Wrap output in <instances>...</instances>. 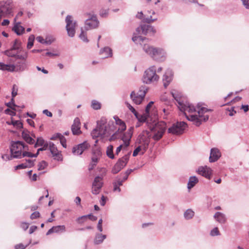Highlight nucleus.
I'll use <instances>...</instances> for the list:
<instances>
[{"mask_svg": "<svg viewBox=\"0 0 249 249\" xmlns=\"http://www.w3.org/2000/svg\"><path fill=\"white\" fill-rule=\"evenodd\" d=\"M179 109L183 111L187 119L194 122L196 126H199L202 121H206L209 119L207 113L211 110L198 105L196 107L189 103L182 104L178 102Z\"/></svg>", "mask_w": 249, "mask_h": 249, "instance_id": "nucleus-1", "label": "nucleus"}, {"mask_svg": "<svg viewBox=\"0 0 249 249\" xmlns=\"http://www.w3.org/2000/svg\"><path fill=\"white\" fill-rule=\"evenodd\" d=\"M132 40L136 43H139L142 46L143 51L152 58L157 59L165 55L164 50L161 48H156L147 43L148 39L141 36H134Z\"/></svg>", "mask_w": 249, "mask_h": 249, "instance_id": "nucleus-2", "label": "nucleus"}, {"mask_svg": "<svg viewBox=\"0 0 249 249\" xmlns=\"http://www.w3.org/2000/svg\"><path fill=\"white\" fill-rule=\"evenodd\" d=\"M28 146L20 141L14 142L11 147V155H4L2 158L4 160H11L14 158L21 159L22 158V153L23 150L27 149Z\"/></svg>", "mask_w": 249, "mask_h": 249, "instance_id": "nucleus-3", "label": "nucleus"}, {"mask_svg": "<svg viewBox=\"0 0 249 249\" xmlns=\"http://www.w3.org/2000/svg\"><path fill=\"white\" fill-rule=\"evenodd\" d=\"M28 57V52L27 51H21L18 55V58L16 59L15 66V71H21L25 70L27 67L26 60Z\"/></svg>", "mask_w": 249, "mask_h": 249, "instance_id": "nucleus-4", "label": "nucleus"}, {"mask_svg": "<svg viewBox=\"0 0 249 249\" xmlns=\"http://www.w3.org/2000/svg\"><path fill=\"white\" fill-rule=\"evenodd\" d=\"M159 76L156 74V69L155 66H152L147 69L143 75V81L147 84L157 82Z\"/></svg>", "mask_w": 249, "mask_h": 249, "instance_id": "nucleus-5", "label": "nucleus"}, {"mask_svg": "<svg viewBox=\"0 0 249 249\" xmlns=\"http://www.w3.org/2000/svg\"><path fill=\"white\" fill-rule=\"evenodd\" d=\"M147 89L145 87L142 86L137 92L132 91L130 94V98L134 103L136 105L141 104L144 100Z\"/></svg>", "mask_w": 249, "mask_h": 249, "instance_id": "nucleus-6", "label": "nucleus"}, {"mask_svg": "<svg viewBox=\"0 0 249 249\" xmlns=\"http://www.w3.org/2000/svg\"><path fill=\"white\" fill-rule=\"evenodd\" d=\"M21 51H26L20 47V43L17 40L14 41V44L11 49L4 52V54L9 57H14L17 59L18 55Z\"/></svg>", "mask_w": 249, "mask_h": 249, "instance_id": "nucleus-7", "label": "nucleus"}, {"mask_svg": "<svg viewBox=\"0 0 249 249\" xmlns=\"http://www.w3.org/2000/svg\"><path fill=\"white\" fill-rule=\"evenodd\" d=\"M187 127V124L184 122H177L168 128V131L170 133L176 135L181 134L183 133Z\"/></svg>", "mask_w": 249, "mask_h": 249, "instance_id": "nucleus-8", "label": "nucleus"}, {"mask_svg": "<svg viewBox=\"0 0 249 249\" xmlns=\"http://www.w3.org/2000/svg\"><path fill=\"white\" fill-rule=\"evenodd\" d=\"M13 5L10 1L0 2V18L10 15L12 13Z\"/></svg>", "mask_w": 249, "mask_h": 249, "instance_id": "nucleus-9", "label": "nucleus"}, {"mask_svg": "<svg viewBox=\"0 0 249 249\" xmlns=\"http://www.w3.org/2000/svg\"><path fill=\"white\" fill-rule=\"evenodd\" d=\"M150 132L147 130L143 131L139 136V143L142 144V148L145 151L149 143L151 137Z\"/></svg>", "mask_w": 249, "mask_h": 249, "instance_id": "nucleus-10", "label": "nucleus"}, {"mask_svg": "<svg viewBox=\"0 0 249 249\" xmlns=\"http://www.w3.org/2000/svg\"><path fill=\"white\" fill-rule=\"evenodd\" d=\"M66 29L69 36L73 37L75 33V28L76 23L72 20V18L71 16H67L66 18Z\"/></svg>", "mask_w": 249, "mask_h": 249, "instance_id": "nucleus-11", "label": "nucleus"}, {"mask_svg": "<svg viewBox=\"0 0 249 249\" xmlns=\"http://www.w3.org/2000/svg\"><path fill=\"white\" fill-rule=\"evenodd\" d=\"M165 127L166 124L164 122H161L156 124L154 128L156 132L153 135V138L156 141L161 139L165 132Z\"/></svg>", "mask_w": 249, "mask_h": 249, "instance_id": "nucleus-12", "label": "nucleus"}, {"mask_svg": "<svg viewBox=\"0 0 249 249\" xmlns=\"http://www.w3.org/2000/svg\"><path fill=\"white\" fill-rule=\"evenodd\" d=\"M88 18L85 21V28L90 30L98 27L99 22L96 17L90 14L87 15Z\"/></svg>", "mask_w": 249, "mask_h": 249, "instance_id": "nucleus-13", "label": "nucleus"}, {"mask_svg": "<svg viewBox=\"0 0 249 249\" xmlns=\"http://www.w3.org/2000/svg\"><path fill=\"white\" fill-rule=\"evenodd\" d=\"M128 160L127 156H124L118 160L112 169V173L116 174L120 172L126 165Z\"/></svg>", "mask_w": 249, "mask_h": 249, "instance_id": "nucleus-14", "label": "nucleus"}, {"mask_svg": "<svg viewBox=\"0 0 249 249\" xmlns=\"http://www.w3.org/2000/svg\"><path fill=\"white\" fill-rule=\"evenodd\" d=\"M89 147L90 144L87 141H85L74 146L72 148V152L74 155H80L85 150L89 149Z\"/></svg>", "mask_w": 249, "mask_h": 249, "instance_id": "nucleus-15", "label": "nucleus"}, {"mask_svg": "<svg viewBox=\"0 0 249 249\" xmlns=\"http://www.w3.org/2000/svg\"><path fill=\"white\" fill-rule=\"evenodd\" d=\"M103 184V178L99 176L96 177L92 183V193L95 195L98 194L100 192Z\"/></svg>", "mask_w": 249, "mask_h": 249, "instance_id": "nucleus-16", "label": "nucleus"}, {"mask_svg": "<svg viewBox=\"0 0 249 249\" xmlns=\"http://www.w3.org/2000/svg\"><path fill=\"white\" fill-rule=\"evenodd\" d=\"M101 157V151L97 149L92 152V155L91 157V161L89 166V171L93 170L97 165Z\"/></svg>", "mask_w": 249, "mask_h": 249, "instance_id": "nucleus-17", "label": "nucleus"}, {"mask_svg": "<svg viewBox=\"0 0 249 249\" xmlns=\"http://www.w3.org/2000/svg\"><path fill=\"white\" fill-rule=\"evenodd\" d=\"M50 151L54 160L62 161L63 160L61 152L59 151L55 145L52 142L49 144Z\"/></svg>", "mask_w": 249, "mask_h": 249, "instance_id": "nucleus-18", "label": "nucleus"}, {"mask_svg": "<svg viewBox=\"0 0 249 249\" xmlns=\"http://www.w3.org/2000/svg\"><path fill=\"white\" fill-rule=\"evenodd\" d=\"M106 124V120L105 119H101L99 122L98 123L96 128L98 129L99 133L101 135V138L104 136L109 134V132L107 129Z\"/></svg>", "mask_w": 249, "mask_h": 249, "instance_id": "nucleus-19", "label": "nucleus"}, {"mask_svg": "<svg viewBox=\"0 0 249 249\" xmlns=\"http://www.w3.org/2000/svg\"><path fill=\"white\" fill-rule=\"evenodd\" d=\"M133 127H131L127 131L124 133L121 138V140L124 142V145L125 148L128 147L130 144V142L133 133Z\"/></svg>", "mask_w": 249, "mask_h": 249, "instance_id": "nucleus-20", "label": "nucleus"}, {"mask_svg": "<svg viewBox=\"0 0 249 249\" xmlns=\"http://www.w3.org/2000/svg\"><path fill=\"white\" fill-rule=\"evenodd\" d=\"M137 31L138 32H140V31H141L142 34L145 35L148 34L153 35L156 33V30L154 27L148 25H142L140 28H137Z\"/></svg>", "mask_w": 249, "mask_h": 249, "instance_id": "nucleus-21", "label": "nucleus"}, {"mask_svg": "<svg viewBox=\"0 0 249 249\" xmlns=\"http://www.w3.org/2000/svg\"><path fill=\"white\" fill-rule=\"evenodd\" d=\"M198 173L205 178L210 179L212 173L211 169L207 166L200 167L197 170Z\"/></svg>", "mask_w": 249, "mask_h": 249, "instance_id": "nucleus-22", "label": "nucleus"}, {"mask_svg": "<svg viewBox=\"0 0 249 249\" xmlns=\"http://www.w3.org/2000/svg\"><path fill=\"white\" fill-rule=\"evenodd\" d=\"M80 121L78 118H76L73 121V124L71 126V131L73 135H79L81 133L80 130Z\"/></svg>", "mask_w": 249, "mask_h": 249, "instance_id": "nucleus-23", "label": "nucleus"}, {"mask_svg": "<svg viewBox=\"0 0 249 249\" xmlns=\"http://www.w3.org/2000/svg\"><path fill=\"white\" fill-rule=\"evenodd\" d=\"M221 153L217 148H213L211 150L209 161L211 162H215L220 157Z\"/></svg>", "mask_w": 249, "mask_h": 249, "instance_id": "nucleus-24", "label": "nucleus"}, {"mask_svg": "<svg viewBox=\"0 0 249 249\" xmlns=\"http://www.w3.org/2000/svg\"><path fill=\"white\" fill-rule=\"evenodd\" d=\"M65 231L66 227L64 225L53 226L47 231L46 234L49 235L53 233L62 232Z\"/></svg>", "mask_w": 249, "mask_h": 249, "instance_id": "nucleus-25", "label": "nucleus"}, {"mask_svg": "<svg viewBox=\"0 0 249 249\" xmlns=\"http://www.w3.org/2000/svg\"><path fill=\"white\" fill-rule=\"evenodd\" d=\"M114 119L115 121L116 124L119 126L118 131L122 132L125 130L126 129V125L124 122L120 119L117 116H114Z\"/></svg>", "mask_w": 249, "mask_h": 249, "instance_id": "nucleus-26", "label": "nucleus"}, {"mask_svg": "<svg viewBox=\"0 0 249 249\" xmlns=\"http://www.w3.org/2000/svg\"><path fill=\"white\" fill-rule=\"evenodd\" d=\"M172 80V75L171 73L168 71L166 72L163 75V82L164 86L166 88Z\"/></svg>", "mask_w": 249, "mask_h": 249, "instance_id": "nucleus-27", "label": "nucleus"}, {"mask_svg": "<svg viewBox=\"0 0 249 249\" xmlns=\"http://www.w3.org/2000/svg\"><path fill=\"white\" fill-rule=\"evenodd\" d=\"M214 217L217 221L221 224H224L226 221V218L225 215L220 212L216 213L214 215Z\"/></svg>", "mask_w": 249, "mask_h": 249, "instance_id": "nucleus-28", "label": "nucleus"}, {"mask_svg": "<svg viewBox=\"0 0 249 249\" xmlns=\"http://www.w3.org/2000/svg\"><path fill=\"white\" fill-rule=\"evenodd\" d=\"M15 66L13 64L6 65L0 62V70L2 71H15Z\"/></svg>", "mask_w": 249, "mask_h": 249, "instance_id": "nucleus-29", "label": "nucleus"}, {"mask_svg": "<svg viewBox=\"0 0 249 249\" xmlns=\"http://www.w3.org/2000/svg\"><path fill=\"white\" fill-rule=\"evenodd\" d=\"M100 54L103 55V58L111 57L112 56V50L109 47H105L101 50Z\"/></svg>", "mask_w": 249, "mask_h": 249, "instance_id": "nucleus-30", "label": "nucleus"}, {"mask_svg": "<svg viewBox=\"0 0 249 249\" xmlns=\"http://www.w3.org/2000/svg\"><path fill=\"white\" fill-rule=\"evenodd\" d=\"M13 30L18 35L22 34L24 32V28L20 25V23H15Z\"/></svg>", "mask_w": 249, "mask_h": 249, "instance_id": "nucleus-31", "label": "nucleus"}, {"mask_svg": "<svg viewBox=\"0 0 249 249\" xmlns=\"http://www.w3.org/2000/svg\"><path fill=\"white\" fill-rule=\"evenodd\" d=\"M198 182L197 178L195 176L191 177L188 183V188L191 189Z\"/></svg>", "mask_w": 249, "mask_h": 249, "instance_id": "nucleus-32", "label": "nucleus"}, {"mask_svg": "<svg viewBox=\"0 0 249 249\" xmlns=\"http://www.w3.org/2000/svg\"><path fill=\"white\" fill-rule=\"evenodd\" d=\"M149 114H147L145 112V113H144L143 115H139V113L137 112V115H135L136 117L137 118L138 121L141 123H143L145 122L147 118V117L148 116Z\"/></svg>", "mask_w": 249, "mask_h": 249, "instance_id": "nucleus-33", "label": "nucleus"}, {"mask_svg": "<svg viewBox=\"0 0 249 249\" xmlns=\"http://www.w3.org/2000/svg\"><path fill=\"white\" fill-rule=\"evenodd\" d=\"M106 238V235L99 234L96 235L94 240V243L95 244H99L101 243L103 240Z\"/></svg>", "mask_w": 249, "mask_h": 249, "instance_id": "nucleus-34", "label": "nucleus"}, {"mask_svg": "<svg viewBox=\"0 0 249 249\" xmlns=\"http://www.w3.org/2000/svg\"><path fill=\"white\" fill-rule=\"evenodd\" d=\"M113 146L111 145H110L107 147V156L109 158H110L111 159H113L114 157V156L113 153Z\"/></svg>", "mask_w": 249, "mask_h": 249, "instance_id": "nucleus-35", "label": "nucleus"}, {"mask_svg": "<svg viewBox=\"0 0 249 249\" xmlns=\"http://www.w3.org/2000/svg\"><path fill=\"white\" fill-rule=\"evenodd\" d=\"M186 219H191L194 215V212L191 209L187 210L184 214Z\"/></svg>", "mask_w": 249, "mask_h": 249, "instance_id": "nucleus-36", "label": "nucleus"}, {"mask_svg": "<svg viewBox=\"0 0 249 249\" xmlns=\"http://www.w3.org/2000/svg\"><path fill=\"white\" fill-rule=\"evenodd\" d=\"M45 144H47L45 142L44 139L41 137H38L37 138L36 142L35 144V147H37L38 146H43Z\"/></svg>", "mask_w": 249, "mask_h": 249, "instance_id": "nucleus-37", "label": "nucleus"}, {"mask_svg": "<svg viewBox=\"0 0 249 249\" xmlns=\"http://www.w3.org/2000/svg\"><path fill=\"white\" fill-rule=\"evenodd\" d=\"M36 40L38 41L39 42H40L42 44H50L52 43V41L51 40H48L47 38H46L45 39H44L42 36H37L36 37Z\"/></svg>", "mask_w": 249, "mask_h": 249, "instance_id": "nucleus-38", "label": "nucleus"}, {"mask_svg": "<svg viewBox=\"0 0 249 249\" xmlns=\"http://www.w3.org/2000/svg\"><path fill=\"white\" fill-rule=\"evenodd\" d=\"M91 106L94 109L98 110L101 108V105L99 102L93 100L91 102Z\"/></svg>", "mask_w": 249, "mask_h": 249, "instance_id": "nucleus-39", "label": "nucleus"}, {"mask_svg": "<svg viewBox=\"0 0 249 249\" xmlns=\"http://www.w3.org/2000/svg\"><path fill=\"white\" fill-rule=\"evenodd\" d=\"M34 39H35V36L34 35H31L29 36V37L28 38L27 46V47L28 49H31L33 47V46L34 45Z\"/></svg>", "mask_w": 249, "mask_h": 249, "instance_id": "nucleus-40", "label": "nucleus"}, {"mask_svg": "<svg viewBox=\"0 0 249 249\" xmlns=\"http://www.w3.org/2000/svg\"><path fill=\"white\" fill-rule=\"evenodd\" d=\"M48 166V163L44 160L40 162L37 165L38 170L39 171L45 169Z\"/></svg>", "mask_w": 249, "mask_h": 249, "instance_id": "nucleus-41", "label": "nucleus"}, {"mask_svg": "<svg viewBox=\"0 0 249 249\" xmlns=\"http://www.w3.org/2000/svg\"><path fill=\"white\" fill-rule=\"evenodd\" d=\"M88 220V218L86 215H83L77 218L76 220V222L79 224H83Z\"/></svg>", "mask_w": 249, "mask_h": 249, "instance_id": "nucleus-42", "label": "nucleus"}, {"mask_svg": "<svg viewBox=\"0 0 249 249\" xmlns=\"http://www.w3.org/2000/svg\"><path fill=\"white\" fill-rule=\"evenodd\" d=\"M79 36L80 38L82 39L83 41L86 42H89V40L87 37V33L86 32L83 31V29H81V33L79 35Z\"/></svg>", "mask_w": 249, "mask_h": 249, "instance_id": "nucleus-43", "label": "nucleus"}, {"mask_svg": "<svg viewBox=\"0 0 249 249\" xmlns=\"http://www.w3.org/2000/svg\"><path fill=\"white\" fill-rule=\"evenodd\" d=\"M37 156L38 153L32 154L31 152H27L24 150L23 151L22 154V158L24 157H36Z\"/></svg>", "mask_w": 249, "mask_h": 249, "instance_id": "nucleus-44", "label": "nucleus"}, {"mask_svg": "<svg viewBox=\"0 0 249 249\" xmlns=\"http://www.w3.org/2000/svg\"><path fill=\"white\" fill-rule=\"evenodd\" d=\"M142 151V154H143L145 151H143L142 148V144H141V145L139 146L138 147H137L134 151L133 153V156L136 157L138 155V153Z\"/></svg>", "mask_w": 249, "mask_h": 249, "instance_id": "nucleus-45", "label": "nucleus"}, {"mask_svg": "<svg viewBox=\"0 0 249 249\" xmlns=\"http://www.w3.org/2000/svg\"><path fill=\"white\" fill-rule=\"evenodd\" d=\"M96 128L93 130L92 131L91 135L93 139H96L97 138H101V135H100V133H99V131Z\"/></svg>", "mask_w": 249, "mask_h": 249, "instance_id": "nucleus-46", "label": "nucleus"}, {"mask_svg": "<svg viewBox=\"0 0 249 249\" xmlns=\"http://www.w3.org/2000/svg\"><path fill=\"white\" fill-rule=\"evenodd\" d=\"M11 124L18 128H21L22 127V123L20 121H12Z\"/></svg>", "mask_w": 249, "mask_h": 249, "instance_id": "nucleus-47", "label": "nucleus"}, {"mask_svg": "<svg viewBox=\"0 0 249 249\" xmlns=\"http://www.w3.org/2000/svg\"><path fill=\"white\" fill-rule=\"evenodd\" d=\"M157 19V18H153L151 16L146 15V18L144 19L145 22L151 23L155 21Z\"/></svg>", "mask_w": 249, "mask_h": 249, "instance_id": "nucleus-48", "label": "nucleus"}, {"mask_svg": "<svg viewBox=\"0 0 249 249\" xmlns=\"http://www.w3.org/2000/svg\"><path fill=\"white\" fill-rule=\"evenodd\" d=\"M58 137H59V139L60 140V142L62 144V145L64 147H66V139L64 137V136H63L62 135H60V134H58Z\"/></svg>", "mask_w": 249, "mask_h": 249, "instance_id": "nucleus-49", "label": "nucleus"}, {"mask_svg": "<svg viewBox=\"0 0 249 249\" xmlns=\"http://www.w3.org/2000/svg\"><path fill=\"white\" fill-rule=\"evenodd\" d=\"M18 88L16 85H14L12 88V97H15L18 94Z\"/></svg>", "mask_w": 249, "mask_h": 249, "instance_id": "nucleus-50", "label": "nucleus"}, {"mask_svg": "<svg viewBox=\"0 0 249 249\" xmlns=\"http://www.w3.org/2000/svg\"><path fill=\"white\" fill-rule=\"evenodd\" d=\"M126 105L127 106V107L134 114V115H137V112L130 104H129L128 103H126Z\"/></svg>", "mask_w": 249, "mask_h": 249, "instance_id": "nucleus-51", "label": "nucleus"}, {"mask_svg": "<svg viewBox=\"0 0 249 249\" xmlns=\"http://www.w3.org/2000/svg\"><path fill=\"white\" fill-rule=\"evenodd\" d=\"M219 234V231L218 228L216 227L213 229L211 231V235L212 236L218 235Z\"/></svg>", "mask_w": 249, "mask_h": 249, "instance_id": "nucleus-52", "label": "nucleus"}, {"mask_svg": "<svg viewBox=\"0 0 249 249\" xmlns=\"http://www.w3.org/2000/svg\"><path fill=\"white\" fill-rule=\"evenodd\" d=\"M154 104V102L153 101L150 102L146 106V108H145V112L147 114L149 113V111L151 108V107H152V106Z\"/></svg>", "mask_w": 249, "mask_h": 249, "instance_id": "nucleus-53", "label": "nucleus"}, {"mask_svg": "<svg viewBox=\"0 0 249 249\" xmlns=\"http://www.w3.org/2000/svg\"><path fill=\"white\" fill-rule=\"evenodd\" d=\"M25 163L27 166H28V168L31 167L34 165V160H26V162H25Z\"/></svg>", "mask_w": 249, "mask_h": 249, "instance_id": "nucleus-54", "label": "nucleus"}, {"mask_svg": "<svg viewBox=\"0 0 249 249\" xmlns=\"http://www.w3.org/2000/svg\"><path fill=\"white\" fill-rule=\"evenodd\" d=\"M39 216L40 213L38 212H35L31 215L30 218L32 219H34L39 217Z\"/></svg>", "mask_w": 249, "mask_h": 249, "instance_id": "nucleus-55", "label": "nucleus"}, {"mask_svg": "<svg viewBox=\"0 0 249 249\" xmlns=\"http://www.w3.org/2000/svg\"><path fill=\"white\" fill-rule=\"evenodd\" d=\"M26 168H28V166H27V165L25 164V163H21V164H19V165H17V166H16L15 169L18 170V169H25Z\"/></svg>", "mask_w": 249, "mask_h": 249, "instance_id": "nucleus-56", "label": "nucleus"}, {"mask_svg": "<svg viewBox=\"0 0 249 249\" xmlns=\"http://www.w3.org/2000/svg\"><path fill=\"white\" fill-rule=\"evenodd\" d=\"M5 112L6 114H9L11 116H15L16 115V112L14 110L10 109L9 108H7L5 110Z\"/></svg>", "mask_w": 249, "mask_h": 249, "instance_id": "nucleus-57", "label": "nucleus"}, {"mask_svg": "<svg viewBox=\"0 0 249 249\" xmlns=\"http://www.w3.org/2000/svg\"><path fill=\"white\" fill-rule=\"evenodd\" d=\"M27 245H24L23 244H17L15 246V249H24L27 247Z\"/></svg>", "mask_w": 249, "mask_h": 249, "instance_id": "nucleus-58", "label": "nucleus"}, {"mask_svg": "<svg viewBox=\"0 0 249 249\" xmlns=\"http://www.w3.org/2000/svg\"><path fill=\"white\" fill-rule=\"evenodd\" d=\"M87 216V217L88 218V219H90L91 220V221H96L97 219V217L94 216L93 215H92V214H88V215H86Z\"/></svg>", "mask_w": 249, "mask_h": 249, "instance_id": "nucleus-59", "label": "nucleus"}, {"mask_svg": "<svg viewBox=\"0 0 249 249\" xmlns=\"http://www.w3.org/2000/svg\"><path fill=\"white\" fill-rule=\"evenodd\" d=\"M21 228L24 230H26L29 227V224L26 222H23L21 224Z\"/></svg>", "mask_w": 249, "mask_h": 249, "instance_id": "nucleus-60", "label": "nucleus"}, {"mask_svg": "<svg viewBox=\"0 0 249 249\" xmlns=\"http://www.w3.org/2000/svg\"><path fill=\"white\" fill-rule=\"evenodd\" d=\"M48 145V144H45L44 145H43L42 147L38 149L36 153H38V155L39 151L46 150L47 149Z\"/></svg>", "mask_w": 249, "mask_h": 249, "instance_id": "nucleus-61", "label": "nucleus"}, {"mask_svg": "<svg viewBox=\"0 0 249 249\" xmlns=\"http://www.w3.org/2000/svg\"><path fill=\"white\" fill-rule=\"evenodd\" d=\"M30 136L29 134L25 131H23L22 133V137L25 141L28 139L29 137H30Z\"/></svg>", "mask_w": 249, "mask_h": 249, "instance_id": "nucleus-62", "label": "nucleus"}, {"mask_svg": "<svg viewBox=\"0 0 249 249\" xmlns=\"http://www.w3.org/2000/svg\"><path fill=\"white\" fill-rule=\"evenodd\" d=\"M102 219H100L99 221H98V226H97V228L99 230V231H103V228H102Z\"/></svg>", "mask_w": 249, "mask_h": 249, "instance_id": "nucleus-63", "label": "nucleus"}, {"mask_svg": "<svg viewBox=\"0 0 249 249\" xmlns=\"http://www.w3.org/2000/svg\"><path fill=\"white\" fill-rule=\"evenodd\" d=\"M243 5L246 8L249 9V0H242Z\"/></svg>", "mask_w": 249, "mask_h": 249, "instance_id": "nucleus-64", "label": "nucleus"}]
</instances>
